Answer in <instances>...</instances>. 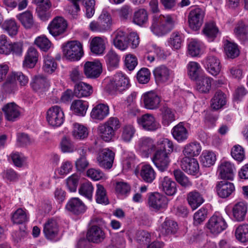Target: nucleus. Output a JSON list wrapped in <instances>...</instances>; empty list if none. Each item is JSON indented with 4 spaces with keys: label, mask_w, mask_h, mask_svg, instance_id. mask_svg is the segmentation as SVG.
I'll return each mask as SVG.
<instances>
[{
    "label": "nucleus",
    "mask_w": 248,
    "mask_h": 248,
    "mask_svg": "<svg viewBox=\"0 0 248 248\" xmlns=\"http://www.w3.org/2000/svg\"><path fill=\"white\" fill-rule=\"evenodd\" d=\"M174 146L172 141L168 139L162 138L156 142V150L152 157V160L158 170L164 172L167 170L170 160L169 155L172 152Z\"/></svg>",
    "instance_id": "1"
},
{
    "label": "nucleus",
    "mask_w": 248,
    "mask_h": 248,
    "mask_svg": "<svg viewBox=\"0 0 248 248\" xmlns=\"http://www.w3.org/2000/svg\"><path fill=\"white\" fill-rule=\"evenodd\" d=\"M174 27V21L170 16L161 15L153 16L150 29L154 34L161 36L169 32Z\"/></svg>",
    "instance_id": "2"
},
{
    "label": "nucleus",
    "mask_w": 248,
    "mask_h": 248,
    "mask_svg": "<svg viewBox=\"0 0 248 248\" xmlns=\"http://www.w3.org/2000/svg\"><path fill=\"white\" fill-rule=\"evenodd\" d=\"M63 54L67 59L71 61H78L83 56L82 45L78 41L68 42L63 50Z\"/></svg>",
    "instance_id": "3"
},
{
    "label": "nucleus",
    "mask_w": 248,
    "mask_h": 248,
    "mask_svg": "<svg viewBox=\"0 0 248 248\" xmlns=\"http://www.w3.org/2000/svg\"><path fill=\"white\" fill-rule=\"evenodd\" d=\"M129 86L128 77L121 72L115 74L108 85V90L111 93L116 92H122Z\"/></svg>",
    "instance_id": "4"
},
{
    "label": "nucleus",
    "mask_w": 248,
    "mask_h": 248,
    "mask_svg": "<svg viewBox=\"0 0 248 248\" xmlns=\"http://www.w3.org/2000/svg\"><path fill=\"white\" fill-rule=\"evenodd\" d=\"M46 118L50 125L59 127L63 123L65 116L63 109L60 106L55 105L47 110Z\"/></svg>",
    "instance_id": "5"
},
{
    "label": "nucleus",
    "mask_w": 248,
    "mask_h": 248,
    "mask_svg": "<svg viewBox=\"0 0 248 248\" xmlns=\"http://www.w3.org/2000/svg\"><path fill=\"white\" fill-rule=\"evenodd\" d=\"M112 24L111 16L106 11H103L98 21H93L90 24L91 30L94 32H104L109 30Z\"/></svg>",
    "instance_id": "6"
},
{
    "label": "nucleus",
    "mask_w": 248,
    "mask_h": 248,
    "mask_svg": "<svg viewBox=\"0 0 248 248\" xmlns=\"http://www.w3.org/2000/svg\"><path fill=\"white\" fill-rule=\"evenodd\" d=\"M67 23L62 16L55 17L49 24L47 29L49 32L54 37L62 35L66 32Z\"/></svg>",
    "instance_id": "7"
},
{
    "label": "nucleus",
    "mask_w": 248,
    "mask_h": 248,
    "mask_svg": "<svg viewBox=\"0 0 248 248\" xmlns=\"http://www.w3.org/2000/svg\"><path fill=\"white\" fill-rule=\"evenodd\" d=\"M148 201L149 207L156 211L167 209L169 202L168 199L158 192L152 193L149 196Z\"/></svg>",
    "instance_id": "8"
},
{
    "label": "nucleus",
    "mask_w": 248,
    "mask_h": 248,
    "mask_svg": "<svg viewBox=\"0 0 248 248\" xmlns=\"http://www.w3.org/2000/svg\"><path fill=\"white\" fill-rule=\"evenodd\" d=\"M204 16V11L202 8L196 7L192 9L188 16L190 28L194 31L198 30L203 24Z\"/></svg>",
    "instance_id": "9"
},
{
    "label": "nucleus",
    "mask_w": 248,
    "mask_h": 248,
    "mask_svg": "<svg viewBox=\"0 0 248 248\" xmlns=\"http://www.w3.org/2000/svg\"><path fill=\"white\" fill-rule=\"evenodd\" d=\"M83 72L88 78H96L102 72V64L98 60L86 62L84 64Z\"/></svg>",
    "instance_id": "10"
},
{
    "label": "nucleus",
    "mask_w": 248,
    "mask_h": 248,
    "mask_svg": "<svg viewBox=\"0 0 248 248\" xmlns=\"http://www.w3.org/2000/svg\"><path fill=\"white\" fill-rule=\"evenodd\" d=\"M115 157V153L108 148L101 150L97 157L99 166L106 169L112 168Z\"/></svg>",
    "instance_id": "11"
},
{
    "label": "nucleus",
    "mask_w": 248,
    "mask_h": 248,
    "mask_svg": "<svg viewBox=\"0 0 248 248\" xmlns=\"http://www.w3.org/2000/svg\"><path fill=\"white\" fill-rule=\"evenodd\" d=\"M138 123L142 128L146 131H155L160 127L154 116L150 113L142 115L138 119Z\"/></svg>",
    "instance_id": "12"
},
{
    "label": "nucleus",
    "mask_w": 248,
    "mask_h": 248,
    "mask_svg": "<svg viewBox=\"0 0 248 248\" xmlns=\"http://www.w3.org/2000/svg\"><path fill=\"white\" fill-rule=\"evenodd\" d=\"M228 227L225 220L221 216L213 215L209 219L207 227L212 233L218 234Z\"/></svg>",
    "instance_id": "13"
},
{
    "label": "nucleus",
    "mask_w": 248,
    "mask_h": 248,
    "mask_svg": "<svg viewBox=\"0 0 248 248\" xmlns=\"http://www.w3.org/2000/svg\"><path fill=\"white\" fill-rule=\"evenodd\" d=\"M113 44L117 49L124 51L129 46L128 34L123 29H118L113 33Z\"/></svg>",
    "instance_id": "14"
},
{
    "label": "nucleus",
    "mask_w": 248,
    "mask_h": 248,
    "mask_svg": "<svg viewBox=\"0 0 248 248\" xmlns=\"http://www.w3.org/2000/svg\"><path fill=\"white\" fill-rule=\"evenodd\" d=\"M159 188L168 196H173L177 191L176 183L167 176L160 177Z\"/></svg>",
    "instance_id": "15"
},
{
    "label": "nucleus",
    "mask_w": 248,
    "mask_h": 248,
    "mask_svg": "<svg viewBox=\"0 0 248 248\" xmlns=\"http://www.w3.org/2000/svg\"><path fill=\"white\" fill-rule=\"evenodd\" d=\"M144 107L148 109H156L159 108L161 101L160 97L154 91L145 93L142 96Z\"/></svg>",
    "instance_id": "16"
},
{
    "label": "nucleus",
    "mask_w": 248,
    "mask_h": 248,
    "mask_svg": "<svg viewBox=\"0 0 248 248\" xmlns=\"http://www.w3.org/2000/svg\"><path fill=\"white\" fill-rule=\"evenodd\" d=\"M217 170L221 179L232 180L234 176L235 167L231 162L223 161L220 162Z\"/></svg>",
    "instance_id": "17"
},
{
    "label": "nucleus",
    "mask_w": 248,
    "mask_h": 248,
    "mask_svg": "<svg viewBox=\"0 0 248 248\" xmlns=\"http://www.w3.org/2000/svg\"><path fill=\"white\" fill-rule=\"evenodd\" d=\"M106 237V234L101 228L97 226H91L87 232V239L92 243L99 244L102 242Z\"/></svg>",
    "instance_id": "18"
},
{
    "label": "nucleus",
    "mask_w": 248,
    "mask_h": 248,
    "mask_svg": "<svg viewBox=\"0 0 248 248\" xmlns=\"http://www.w3.org/2000/svg\"><path fill=\"white\" fill-rule=\"evenodd\" d=\"M138 149L145 156L148 157L153 152L156 150V143L151 138L143 137L138 141Z\"/></svg>",
    "instance_id": "19"
},
{
    "label": "nucleus",
    "mask_w": 248,
    "mask_h": 248,
    "mask_svg": "<svg viewBox=\"0 0 248 248\" xmlns=\"http://www.w3.org/2000/svg\"><path fill=\"white\" fill-rule=\"evenodd\" d=\"M39 56L37 50L33 46L30 47L24 56L22 65L24 68H33L36 65Z\"/></svg>",
    "instance_id": "20"
},
{
    "label": "nucleus",
    "mask_w": 248,
    "mask_h": 248,
    "mask_svg": "<svg viewBox=\"0 0 248 248\" xmlns=\"http://www.w3.org/2000/svg\"><path fill=\"white\" fill-rule=\"evenodd\" d=\"M153 74L155 80L158 83H164L169 81L172 76V71L165 65L156 67Z\"/></svg>",
    "instance_id": "21"
},
{
    "label": "nucleus",
    "mask_w": 248,
    "mask_h": 248,
    "mask_svg": "<svg viewBox=\"0 0 248 248\" xmlns=\"http://www.w3.org/2000/svg\"><path fill=\"white\" fill-rule=\"evenodd\" d=\"M181 167L182 170L191 175H196L199 170V165L197 159L184 157L181 162Z\"/></svg>",
    "instance_id": "22"
},
{
    "label": "nucleus",
    "mask_w": 248,
    "mask_h": 248,
    "mask_svg": "<svg viewBox=\"0 0 248 248\" xmlns=\"http://www.w3.org/2000/svg\"><path fill=\"white\" fill-rule=\"evenodd\" d=\"M43 232L48 239L53 240L57 237L59 232V226L56 220L49 219L44 225Z\"/></svg>",
    "instance_id": "23"
},
{
    "label": "nucleus",
    "mask_w": 248,
    "mask_h": 248,
    "mask_svg": "<svg viewBox=\"0 0 248 248\" xmlns=\"http://www.w3.org/2000/svg\"><path fill=\"white\" fill-rule=\"evenodd\" d=\"M216 189L219 197L226 198L234 191L235 186L232 183L221 181L217 182Z\"/></svg>",
    "instance_id": "24"
},
{
    "label": "nucleus",
    "mask_w": 248,
    "mask_h": 248,
    "mask_svg": "<svg viewBox=\"0 0 248 248\" xmlns=\"http://www.w3.org/2000/svg\"><path fill=\"white\" fill-rule=\"evenodd\" d=\"M248 209V203L245 201H240L234 204L232 209V216L238 222L245 220Z\"/></svg>",
    "instance_id": "25"
},
{
    "label": "nucleus",
    "mask_w": 248,
    "mask_h": 248,
    "mask_svg": "<svg viewBox=\"0 0 248 248\" xmlns=\"http://www.w3.org/2000/svg\"><path fill=\"white\" fill-rule=\"evenodd\" d=\"M6 120L9 121H15L20 116L19 107L15 103H8L2 108Z\"/></svg>",
    "instance_id": "26"
},
{
    "label": "nucleus",
    "mask_w": 248,
    "mask_h": 248,
    "mask_svg": "<svg viewBox=\"0 0 248 248\" xmlns=\"http://www.w3.org/2000/svg\"><path fill=\"white\" fill-rule=\"evenodd\" d=\"M208 72L214 76L217 75L220 72L221 66L219 60L214 56H208L203 60Z\"/></svg>",
    "instance_id": "27"
},
{
    "label": "nucleus",
    "mask_w": 248,
    "mask_h": 248,
    "mask_svg": "<svg viewBox=\"0 0 248 248\" xmlns=\"http://www.w3.org/2000/svg\"><path fill=\"white\" fill-rule=\"evenodd\" d=\"M109 113V107L107 104H99L93 107L91 112V117L93 120L102 121Z\"/></svg>",
    "instance_id": "28"
},
{
    "label": "nucleus",
    "mask_w": 248,
    "mask_h": 248,
    "mask_svg": "<svg viewBox=\"0 0 248 248\" xmlns=\"http://www.w3.org/2000/svg\"><path fill=\"white\" fill-rule=\"evenodd\" d=\"M178 226L176 222L172 219L166 218L159 227L160 233L163 236H170L175 234L178 231Z\"/></svg>",
    "instance_id": "29"
},
{
    "label": "nucleus",
    "mask_w": 248,
    "mask_h": 248,
    "mask_svg": "<svg viewBox=\"0 0 248 248\" xmlns=\"http://www.w3.org/2000/svg\"><path fill=\"white\" fill-rule=\"evenodd\" d=\"M66 209L74 214L83 213L86 210L84 203L78 198L71 199L66 205Z\"/></svg>",
    "instance_id": "30"
},
{
    "label": "nucleus",
    "mask_w": 248,
    "mask_h": 248,
    "mask_svg": "<svg viewBox=\"0 0 248 248\" xmlns=\"http://www.w3.org/2000/svg\"><path fill=\"white\" fill-rule=\"evenodd\" d=\"M90 48L91 52L96 55L103 54L106 49L105 39L100 37L93 38L90 42Z\"/></svg>",
    "instance_id": "31"
},
{
    "label": "nucleus",
    "mask_w": 248,
    "mask_h": 248,
    "mask_svg": "<svg viewBox=\"0 0 248 248\" xmlns=\"http://www.w3.org/2000/svg\"><path fill=\"white\" fill-rule=\"evenodd\" d=\"M93 93L91 85L84 82H79L75 85L74 94L75 96L80 98L87 97Z\"/></svg>",
    "instance_id": "32"
},
{
    "label": "nucleus",
    "mask_w": 248,
    "mask_h": 248,
    "mask_svg": "<svg viewBox=\"0 0 248 248\" xmlns=\"http://www.w3.org/2000/svg\"><path fill=\"white\" fill-rule=\"evenodd\" d=\"M171 133L174 139L179 142L185 141L188 137V131L183 122H180L174 126L171 130Z\"/></svg>",
    "instance_id": "33"
},
{
    "label": "nucleus",
    "mask_w": 248,
    "mask_h": 248,
    "mask_svg": "<svg viewBox=\"0 0 248 248\" xmlns=\"http://www.w3.org/2000/svg\"><path fill=\"white\" fill-rule=\"evenodd\" d=\"M202 150V147L199 142L193 141L186 144L183 150L184 157H191L199 155Z\"/></svg>",
    "instance_id": "34"
},
{
    "label": "nucleus",
    "mask_w": 248,
    "mask_h": 248,
    "mask_svg": "<svg viewBox=\"0 0 248 248\" xmlns=\"http://www.w3.org/2000/svg\"><path fill=\"white\" fill-rule=\"evenodd\" d=\"M187 200L193 210L197 209L204 202L202 195L196 190L192 191L188 193Z\"/></svg>",
    "instance_id": "35"
},
{
    "label": "nucleus",
    "mask_w": 248,
    "mask_h": 248,
    "mask_svg": "<svg viewBox=\"0 0 248 248\" xmlns=\"http://www.w3.org/2000/svg\"><path fill=\"white\" fill-rule=\"evenodd\" d=\"M140 176L145 182L151 183L155 178L156 173L151 165L145 164L141 168Z\"/></svg>",
    "instance_id": "36"
},
{
    "label": "nucleus",
    "mask_w": 248,
    "mask_h": 248,
    "mask_svg": "<svg viewBox=\"0 0 248 248\" xmlns=\"http://www.w3.org/2000/svg\"><path fill=\"white\" fill-rule=\"evenodd\" d=\"M234 33L240 40L248 42V25L242 20L239 21L234 29Z\"/></svg>",
    "instance_id": "37"
},
{
    "label": "nucleus",
    "mask_w": 248,
    "mask_h": 248,
    "mask_svg": "<svg viewBox=\"0 0 248 248\" xmlns=\"http://www.w3.org/2000/svg\"><path fill=\"white\" fill-rule=\"evenodd\" d=\"M17 18L26 29H31L35 25L32 14L30 11H26L16 16Z\"/></svg>",
    "instance_id": "38"
},
{
    "label": "nucleus",
    "mask_w": 248,
    "mask_h": 248,
    "mask_svg": "<svg viewBox=\"0 0 248 248\" xmlns=\"http://www.w3.org/2000/svg\"><path fill=\"white\" fill-rule=\"evenodd\" d=\"M226 96L221 91H217L211 99V107L215 110L222 108L226 103Z\"/></svg>",
    "instance_id": "39"
},
{
    "label": "nucleus",
    "mask_w": 248,
    "mask_h": 248,
    "mask_svg": "<svg viewBox=\"0 0 248 248\" xmlns=\"http://www.w3.org/2000/svg\"><path fill=\"white\" fill-rule=\"evenodd\" d=\"M19 25L15 19H10L4 21L2 28L10 36L16 35L18 32Z\"/></svg>",
    "instance_id": "40"
},
{
    "label": "nucleus",
    "mask_w": 248,
    "mask_h": 248,
    "mask_svg": "<svg viewBox=\"0 0 248 248\" xmlns=\"http://www.w3.org/2000/svg\"><path fill=\"white\" fill-rule=\"evenodd\" d=\"M162 123L164 126H168L175 120V111L166 106L161 108Z\"/></svg>",
    "instance_id": "41"
},
{
    "label": "nucleus",
    "mask_w": 248,
    "mask_h": 248,
    "mask_svg": "<svg viewBox=\"0 0 248 248\" xmlns=\"http://www.w3.org/2000/svg\"><path fill=\"white\" fill-rule=\"evenodd\" d=\"M98 133L101 139L106 142L110 141L115 135L112 128L108 127L104 123L98 126Z\"/></svg>",
    "instance_id": "42"
},
{
    "label": "nucleus",
    "mask_w": 248,
    "mask_h": 248,
    "mask_svg": "<svg viewBox=\"0 0 248 248\" xmlns=\"http://www.w3.org/2000/svg\"><path fill=\"white\" fill-rule=\"evenodd\" d=\"M212 80V78L207 76L201 77L197 81V90L200 93H208L211 89Z\"/></svg>",
    "instance_id": "43"
},
{
    "label": "nucleus",
    "mask_w": 248,
    "mask_h": 248,
    "mask_svg": "<svg viewBox=\"0 0 248 248\" xmlns=\"http://www.w3.org/2000/svg\"><path fill=\"white\" fill-rule=\"evenodd\" d=\"M148 20L147 11L144 9H139L136 11L133 16V22L140 26L146 24Z\"/></svg>",
    "instance_id": "44"
},
{
    "label": "nucleus",
    "mask_w": 248,
    "mask_h": 248,
    "mask_svg": "<svg viewBox=\"0 0 248 248\" xmlns=\"http://www.w3.org/2000/svg\"><path fill=\"white\" fill-rule=\"evenodd\" d=\"M29 215L25 209L18 208L12 215V221L15 224H22L28 221Z\"/></svg>",
    "instance_id": "45"
},
{
    "label": "nucleus",
    "mask_w": 248,
    "mask_h": 248,
    "mask_svg": "<svg viewBox=\"0 0 248 248\" xmlns=\"http://www.w3.org/2000/svg\"><path fill=\"white\" fill-rule=\"evenodd\" d=\"M88 134V129L84 125L78 123L73 124L72 136L75 139L83 140L87 138Z\"/></svg>",
    "instance_id": "46"
},
{
    "label": "nucleus",
    "mask_w": 248,
    "mask_h": 248,
    "mask_svg": "<svg viewBox=\"0 0 248 248\" xmlns=\"http://www.w3.org/2000/svg\"><path fill=\"white\" fill-rule=\"evenodd\" d=\"M86 151V149L83 147H80L78 150V153L80 155V157L75 163L76 168L78 170L83 171L89 166V163L85 157Z\"/></svg>",
    "instance_id": "47"
},
{
    "label": "nucleus",
    "mask_w": 248,
    "mask_h": 248,
    "mask_svg": "<svg viewBox=\"0 0 248 248\" xmlns=\"http://www.w3.org/2000/svg\"><path fill=\"white\" fill-rule=\"evenodd\" d=\"M202 31L209 41H213L218 33V29L214 22H210L205 24Z\"/></svg>",
    "instance_id": "48"
},
{
    "label": "nucleus",
    "mask_w": 248,
    "mask_h": 248,
    "mask_svg": "<svg viewBox=\"0 0 248 248\" xmlns=\"http://www.w3.org/2000/svg\"><path fill=\"white\" fill-rule=\"evenodd\" d=\"M224 51L228 58L234 59L239 54V50L237 45L228 40H226L224 45Z\"/></svg>",
    "instance_id": "49"
},
{
    "label": "nucleus",
    "mask_w": 248,
    "mask_h": 248,
    "mask_svg": "<svg viewBox=\"0 0 248 248\" xmlns=\"http://www.w3.org/2000/svg\"><path fill=\"white\" fill-rule=\"evenodd\" d=\"M235 236L238 241L242 243L248 242V224L239 225L236 228Z\"/></svg>",
    "instance_id": "50"
},
{
    "label": "nucleus",
    "mask_w": 248,
    "mask_h": 248,
    "mask_svg": "<svg viewBox=\"0 0 248 248\" xmlns=\"http://www.w3.org/2000/svg\"><path fill=\"white\" fill-rule=\"evenodd\" d=\"M95 193V200L97 203L107 205L109 203V200L104 187L100 184L97 185Z\"/></svg>",
    "instance_id": "51"
},
{
    "label": "nucleus",
    "mask_w": 248,
    "mask_h": 248,
    "mask_svg": "<svg viewBox=\"0 0 248 248\" xmlns=\"http://www.w3.org/2000/svg\"><path fill=\"white\" fill-rule=\"evenodd\" d=\"M88 106L87 103L81 100L74 101L71 106V109L79 116H84L86 113Z\"/></svg>",
    "instance_id": "52"
},
{
    "label": "nucleus",
    "mask_w": 248,
    "mask_h": 248,
    "mask_svg": "<svg viewBox=\"0 0 248 248\" xmlns=\"http://www.w3.org/2000/svg\"><path fill=\"white\" fill-rule=\"evenodd\" d=\"M57 67V63L52 57L48 55L44 56L43 69L46 73L52 74L55 71Z\"/></svg>",
    "instance_id": "53"
},
{
    "label": "nucleus",
    "mask_w": 248,
    "mask_h": 248,
    "mask_svg": "<svg viewBox=\"0 0 248 248\" xmlns=\"http://www.w3.org/2000/svg\"><path fill=\"white\" fill-rule=\"evenodd\" d=\"M31 86L34 90L41 93L45 91L48 88V83L45 78L38 76L35 78Z\"/></svg>",
    "instance_id": "54"
},
{
    "label": "nucleus",
    "mask_w": 248,
    "mask_h": 248,
    "mask_svg": "<svg viewBox=\"0 0 248 248\" xmlns=\"http://www.w3.org/2000/svg\"><path fill=\"white\" fill-rule=\"evenodd\" d=\"M105 59L108 68L113 69L118 66L120 57L114 51H109L105 56Z\"/></svg>",
    "instance_id": "55"
},
{
    "label": "nucleus",
    "mask_w": 248,
    "mask_h": 248,
    "mask_svg": "<svg viewBox=\"0 0 248 248\" xmlns=\"http://www.w3.org/2000/svg\"><path fill=\"white\" fill-rule=\"evenodd\" d=\"M187 73L189 78L192 80H196L201 71L200 65L195 62H190L187 65Z\"/></svg>",
    "instance_id": "56"
},
{
    "label": "nucleus",
    "mask_w": 248,
    "mask_h": 248,
    "mask_svg": "<svg viewBox=\"0 0 248 248\" xmlns=\"http://www.w3.org/2000/svg\"><path fill=\"white\" fill-rule=\"evenodd\" d=\"M136 130L133 125L127 124L124 125L122 130L121 140L125 142H129L133 138Z\"/></svg>",
    "instance_id": "57"
},
{
    "label": "nucleus",
    "mask_w": 248,
    "mask_h": 248,
    "mask_svg": "<svg viewBox=\"0 0 248 248\" xmlns=\"http://www.w3.org/2000/svg\"><path fill=\"white\" fill-rule=\"evenodd\" d=\"M173 174L176 181L182 186L187 187L192 186V182L181 170H174Z\"/></svg>",
    "instance_id": "58"
},
{
    "label": "nucleus",
    "mask_w": 248,
    "mask_h": 248,
    "mask_svg": "<svg viewBox=\"0 0 248 248\" xmlns=\"http://www.w3.org/2000/svg\"><path fill=\"white\" fill-rule=\"evenodd\" d=\"M79 193L91 201L93 198V186L90 182H86L80 186L79 188Z\"/></svg>",
    "instance_id": "59"
},
{
    "label": "nucleus",
    "mask_w": 248,
    "mask_h": 248,
    "mask_svg": "<svg viewBox=\"0 0 248 248\" xmlns=\"http://www.w3.org/2000/svg\"><path fill=\"white\" fill-rule=\"evenodd\" d=\"M216 160V156L214 152L208 151H203L201 156V162L204 167H210L215 163Z\"/></svg>",
    "instance_id": "60"
},
{
    "label": "nucleus",
    "mask_w": 248,
    "mask_h": 248,
    "mask_svg": "<svg viewBox=\"0 0 248 248\" xmlns=\"http://www.w3.org/2000/svg\"><path fill=\"white\" fill-rule=\"evenodd\" d=\"M183 41V35L179 32H174L170 35L168 42L173 48L178 49L181 47Z\"/></svg>",
    "instance_id": "61"
},
{
    "label": "nucleus",
    "mask_w": 248,
    "mask_h": 248,
    "mask_svg": "<svg viewBox=\"0 0 248 248\" xmlns=\"http://www.w3.org/2000/svg\"><path fill=\"white\" fill-rule=\"evenodd\" d=\"M231 154L232 157L239 162L243 161L245 158L244 149L238 144L235 145L232 147Z\"/></svg>",
    "instance_id": "62"
},
{
    "label": "nucleus",
    "mask_w": 248,
    "mask_h": 248,
    "mask_svg": "<svg viewBox=\"0 0 248 248\" xmlns=\"http://www.w3.org/2000/svg\"><path fill=\"white\" fill-rule=\"evenodd\" d=\"M201 51V43L196 39H192L188 45V52L192 57L197 56Z\"/></svg>",
    "instance_id": "63"
},
{
    "label": "nucleus",
    "mask_w": 248,
    "mask_h": 248,
    "mask_svg": "<svg viewBox=\"0 0 248 248\" xmlns=\"http://www.w3.org/2000/svg\"><path fill=\"white\" fill-rule=\"evenodd\" d=\"M34 44L44 51H47L51 45L50 41L44 36L37 37L34 41Z\"/></svg>",
    "instance_id": "64"
}]
</instances>
